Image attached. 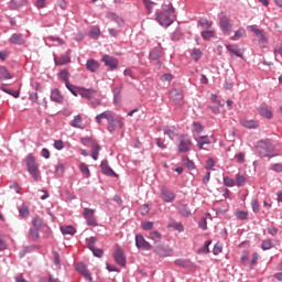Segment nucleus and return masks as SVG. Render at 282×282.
<instances>
[{
    "label": "nucleus",
    "instance_id": "49530a36",
    "mask_svg": "<svg viewBox=\"0 0 282 282\" xmlns=\"http://www.w3.org/2000/svg\"><path fill=\"white\" fill-rule=\"evenodd\" d=\"M32 224L35 228H43V226H45V224H43V220H41V218L39 217H34Z\"/></svg>",
    "mask_w": 282,
    "mask_h": 282
},
{
    "label": "nucleus",
    "instance_id": "6ab92c4d",
    "mask_svg": "<svg viewBox=\"0 0 282 282\" xmlns=\"http://www.w3.org/2000/svg\"><path fill=\"white\" fill-rule=\"evenodd\" d=\"M100 68V64L96 59H88L86 63V69L88 72L96 73Z\"/></svg>",
    "mask_w": 282,
    "mask_h": 282
},
{
    "label": "nucleus",
    "instance_id": "79ce46f5",
    "mask_svg": "<svg viewBox=\"0 0 282 282\" xmlns=\"http://www.w3.org/2000/svg\"><path fill=\"white\" fill-rule=\"evenodd\" d=\"M258 42L261 47H265V45H268V37L265 36V32L258 36Z\"/></svg>",
    "mask_w": 282,
    "mask_h": 282
},
{
    "label": "nucleus",
    "instance_id": "473e14b6",
    "mask_svg": "<svg viewBox=\"0 0 282 282\" xmlns=\"http://www.w3.org/2000/svg\"><path fill=\"white\" fill-rule=\"evenodd\" d=\"M202 37L205 41H210L212 39H215V31L214 30H207L202 32Z\"/></svg>",
    "mask_w": 282,
    "mask_h": 282
},
{
    "label": "nucleus",
    "instance_id": "7c9ffc66",
    "mask_svg": "<svg viewBox=\"0 0 282 282\" xmlns=\"http://www.w3.org/2000/svg\"><path fill=\"white\" fill-rule=\"evenodd\" d=\"M178 213L183 216V217H191L192 213H191V208L188 207V205H181L178 207Z\"/></svg>",
    "mask_w": 282,
    "mask_h": 282
},
{
    "label": "nucleus",
    "instance_id": "20e7f679",
    "mask_svg": "<svg viewBox=\"0 0 282 282\" xmlns=\"http://www.w3.org/2000/svg\"><path fill=\"white\" fill-rule=\"evenodd\" d=\"M272 151H274V145L270 141H262L258 145V153L261 158H269Z\"/></svg>",
    "mask_w": 282,
    "mask_h": 282
},
{
    "label": "nucleus",
    "instance_id": "a878e982",
    "mask_svg": "<svg viewBox=\"0 0 282 282\" xmlns=\"http://www.w3.org/2000/svg\"><path fill=\"white\" fill-rule=\"evenodd\" d=\"M243 36H246V29L239 28L235 32L234 36H231L230 39H231V41H239V39H243Z\"/></svg>",
    "mask_w": 282,
    "mask_h": 282
},
{
    "label": "nucleus",
    "instance_id": "603ef678",
    "mask_svg": "<svg viewBox=\"0 0 282 282\" xmlns=\"http://www.w3.org/2000/svg\"><path fill=\"white\" fill-rule=\"evenodd\" d=\"M20 215L21 217H30V209L28 206L24 205L20 208Z\"/></svg>",
    "mask_w": 282,
    "mask_h": 282
},
{
    "label": "nucleus",
    "instance_id": "de8ad7c7",
    "mask_svg": "<svg viewBox=\"0 0 282 282\" xmlns=\"http://www.w3.org/2000/svg\"><path fill=\"white\" fill-rule=\"evenodd\" d=\"M198 227L202 228V230H208V221L206 220V217L200 218Z\"/></svg>",
    "mask_w": 282,
    "mask_h": 282
},
{
    "label": "nucleus",
    "instance_id": "6e6d98bb",
    "mask_svg": "<svg viewBox=\"0 0 282 282\" xmlns=\"http://www.w3.org/2000/svg\"><path fill=\"white\" fill-rule=\"evenodd\" d=\"M54 147L55 149H57V151H63V149H65V143L63 142V140H56L54 142Z\"/></svg>",
    "mask_w": 282,
    "mask_h": 282
},
{
    "label": "nucleus",
    "instance_id": "3c124183",
    "mask_svg": "<svg viewBox=\"0 0 282 282\" xmlns=\"http://www.w3.org/2000/svg\"><path fill=\"white\" fill-rule=\"evenodd\" d=\"M90 250L95 257H98V259H100L102 254H105V251L102 249H98L96 247L91 248Z\"/></svg>",
    "mask_w": 282,
    "mask_h": 282
},
{
    "label": "nucleus",
    "instance_id": "39448f33",
    "mask_svg": "<svg viewBox=\"0 0 282 282\" xmlns=\"http://www.w3.org/2000/svg\"><path fill=\"white\" fill-rule=\"evenodd\" d=\"M191 147V138H188V135H181L178 139V153H188Z\"/></svg>",
    "mask_w": 282,
    "mask_h": 282
},
{
    "label": "nucleus",
    "instance_id": "393cba45",
    "mask_svg": "<svg viewBox=\"0 0 282 282\" xmlns=\"http://www.w3.org/2000/svg\"><path fill=\"white\" fill-rule=\"evenodd\" d=\"M100 149H101L100 144H98V143H93L91 144V158H93V160H95V161L98 160Z\"/></svg>",
    "mask_w": 282,
    "mask_h": 282
},
{
    "label": "nucleus",
    "instance_id": "2eb2a0df",
    "mask_svg": "<svg viewBox=\"0 0 282 282\" xmlns=\"http://www.w3.org/2000/svg\"><path fill=\"white\" fill-rule=\"evenodd\" d=\"M154 252L159 254V257H172L173 251L169 248H165L164 246H158L154 249Z\"/></svg>",
    "mask_w": 282,
    "mask_h": 282
},
{
    "label": "nucleus",
    "instance_id": "ea45409f",
    "mask_svg": "<svg viewBox=\"0 0 282 282\" xmlns=\"http://www.w3.org/2000/svg\"><path fill=\"white\" fill-rule=\"evenodd\" d=\"M79 171H82L85 177H89L91 175V173L89 172V166H87V164L85 163L79 164Z\"/></svg>",
    "mask_w": 282,
    "mask_h": 282
},
{
    "label": "nucleus",
    "instance_id": "4be33fe9",
    "mask_svg": "<svg viewBox=\"0 0 282 282\" xmlns=\"http://www.w3.org/2000/svg\"><path fill=\"white\" fill-rule=\"evenodd\" d=\"M176 131H177V128H175V126H165L163 128V133L165 135H169L170 140H174L173 135H175Z\"/></svg>",
    "mask_w": 282,
    "mask_h": 282
},
{
    "label": "nucleus",
    "instance_id": "680f3d73",
    "mask_svg": "<svg viewBox=\"0 0 282 282\" xmlns=\"http://www.w3.org/2000/svg\"><path fill=\"white\" fill-rule=\"evenodd\" d=\"M68 89V91H70V94H73V96H78V88L79 87H75L72 84H68V87H66Z\"/></svg>",
    "mask_w": 282,
    "mask_h": 282
},
{
    "label": "nucleus",
    "instance_id": "c85d7f7f",
    "mask_svg": "<svg viewBox=\"0 0 282 282\" xmlns=\"http://www.w3.org/2000/svg\"><path fill=\"white\" fill-rule=\"evenodd\" d=\"M241 124L246 129H257V127H259V123L254 120H243L241 121Z\"/></svg>",
    "mask_w": 282,
    "mask_h": 282
},
{
    "label": "nucleus",
    "instance_id": "c9c22d12",
    "mask_svg": "<svg viewBox=\"0 0 282 282\" xmlns=\"http://www.w3.org/2000/svg\"><path fill=\"white\" fill-rule=\"evenodd\" d=\"M63 235H76V228L73 226L61 227Z\"/></svg>",
    "mask_w": 282,
    "mask_h": 282
},
{
    "label": "nucleus",
    "instance_id": "7ed1b4c3",
    "mask_svg": "<svg viewBox=\"0 0 282 282\" xmlns=\"http://www.w3.org/2000/svg\"><path fill=\"white\" fill-rule=\"evenodd\" d=\"M26 169L30 175L39 182L41 180V171L39 170V163L36 162V158L32 154L26 156Z\"/></svg>",
    "mask_w": 282,
    "mask_h": 282
},
{
    "label": "nucleus",
    "instance_id": "bf43d9fd",
    "mask_svg": "<svg viewBox=\"0 0 282 282\" xmlns=\"http://www.w3.org/2000/svg\"><path fill=\"white\" fill-rule=\"evenodd\" d=\"M96 237H90L87 239V245H88V248L89 250H91V248H95L96 247Z\"/></svg>",
    "mask_w": 282,
    "mask_h": 282
},
{
    "label": "nucleus",
    "instance_id": "f704fd0d",
    "mask_svg": "<svg viewBox=\"0 0 282 282\" xmlns=\"http://www.w3.org/2000/svg\"><path fill=\"white\" fill-rule=\"evenodd\" d=\"M199 25L202 28H204L205 30H208V28H213V21L206 19V18H203L198 21Z\"/></svg>",
    "mask_w": 282,
    "mask_h": 282
},
{
    "label": "nucleus",
    "instance_id": "dca6fc26",
    "mask_svg": "<svg viewBox=\"0 0 282 282\" xmlns=\"http://www.w3.org/2000/svg\"><path fill=\"white\" fill-rule=\"evenodd\" d=\"M9 41L13 45H23V43H25V37L21 33H14V34L11 35Z\"/></svg>",
    "mask_w": 282,
    "mask_h": 282
},
{
    "label": "nucleus",
    "instance_id": "8fccbe9b",
    "mask_svg": "<svg viewBox=\"0 0 282 282\" xmlns=\"http://www.w3.org/2000/svg\"><path fill=\"white\" fill-rule=\"evenodd\" d=\"M90 36L93 39H98V36H100V29L98 26H94L91 30H90Z\"/></svg>",
    "mask_w": 282,
    "mask_h": 282
},
{
    "label": "nucleus",
    "instance_id": "338daca9",
    "mask_svg": "<svg viewBox=\"0 0 282 282\" xmlns=\"http://www.w3.org/2000/svg\"><path fill=\"white\" fill-rule=\"evenodd\" d=\"M236 216L238 217V219H248V213L246 212H237Z\"/></svg>",
    "mask_w": 282,
    "mask_h": 282
},
{
    "label": "nucleus",
    "instance_id": "412c9836",
    "mask_svg": "<svg viewBox=\"0 0 282 282\" xmlns=\"http://www.w3.org/2000/svg\"><path fill=\"white\" fill-rule=\"evenodd\" d=\"M164 56V51L162 50V46H158L150 53V58L152 61H158L159 58H162Z\"/></svg>",
    "mask_w": 282,
    "mask_h": 282
},
{
    "label": "nucleus",
    "instance_id": "a18cd8bd",
    "mask_svg": "<svg viewBox=\"0 0 282 282\" xmlns=\"http://www.w3.org/2000/svg\"><path fill=\"white\" fill-rule=\"evenodd\" d=\"M183 162H184L185 166L187 169H189V171H193V169H195V163H193V161L188 160V156H184Z\"/></svg>",
    "mask_w": 282,
    "mask_h": 282
},
{
    "label": "nucleus",
    "instance_id": "cd10ccee",
    "mask_svg": "<svg viewBox=\"0 0 282 282\" xmlns=\"http://www.w3.org/2000/svg\"><path fill=\"white\" fill-rule=\"evenodd\" d=\"M59 78L65 83L66 87H69V72L67 69L59 72Z\"/></svg>",
    "mask_w": 282,
    "mask_h": 282
},
{
    "label": "nucleus",
    "instance_id": "0e129e2a",
    "mask_svg": "<svg viewBox=\"0 0 282 282\" xmlns=\"http://www.w3.org/2000/svg\"><path fill=\"white\" fill-rule=\"evenodd\" d=\"M143 230H153V223L151 221H143L142 223Z\"/></svg>",
    "mask_w": 282,
    "mask_h": 282
},
{
    "label": "nucleus",
    "instance_id": "4c0bfd02",
    "mask_svg": "<svg viewBox=\"0 0 282 282\" xmlns=\"http://www.w3.org/2000/svg\"><path fill=\"white\" fill-rule=\"evenodd\" d=\"M210 243H213V241H212V240H207V241L205 242L204 247H202V248L198 250V253H202V252H203V254H209V253H210V249H209Z\"/></svg>",
    "mask_w": 282,
    "mask_h": 282
},
{
    "label": "nucleus",
    "instance_id": "9d476101",
    "mask_svg": "<svg viewBox=\"0 0 282 282\" xmlns=\"http://www.w3.org/2000/svg\"><path fill=\"white\" fill-rule=\"evenodd\" d=\"M161 198L166 204H171V202L175 200V193L166 189V187H162V189H161Z\"/></svg>",
    "mask_w": 282,
    "mask_h": 282
},
{
    "label": "nucleus",
    "instance_id": "0eeeda50",
    "mask_svg": "<svg viewBox=\"0 0 282 282\" xmlns=\"http://www.w3.org/2000/svg\"><path fill=\"white\" fill-rule=\"evenodd\" d=\"M135 246L137 248H141V250H152L153 246H151V243H149V241H147V239H144V236L142 235H137L135 236Z\"/></svg>",
    "mask_w": 282,
    "mask_h": 282
},
{
    "label": "nucleus",
    "instance_id": "13d9d810",
    "mask_svg": "<svg viewBox=\"0 0 282 282\" xmlns=\"http://www.w3.org/2000/svg\"><path fill=\"white\" fill-rule=\"evenodd\" d=\"M161 80L163 83H171V80H173V75H171L170 73L163 74L161 76Z\"/></svg>",
    "mask_w": 282,
    "mask_h": 282
},
{
    "label": "nucleus",
    "instance_id": "5fc2aeb1",
    "mask_svg": "<svg viewBox=\"0 0 282 282\" xmlns=\"http://www.w3.org/2000/svg\"><path fill=\"white\" fill-rule=\"evenodd\" d=\"M224 251V247L221 246V245H219V243H216L215 246H214V249H213V253L214 254H221V252Z\"/></svg>",
    "mask_w": 282,
    "mask_h": 282
},
{
    "label": "nucleus",
    "instance_id": "864d4df0",
    "mask_svg": "<svg viewBox=\"0 0 282 282\" xmlns=\"http://www.w3.org/2000/svg\"><path fill=\"white\" fill-rule=\"evenodd\" d=\"M192 57L194 58V61H198L199 58H202V50L195 48L192 53Z\"/></svg>",
    "mask_w": 282,
    "mask_h": 282
},
{
    "label": "nucleus",
    "instance_id": "f3484780",
    "mask_svg": "<svg viewBox=\"0 0 282 282\" xmlns=\"http://www.w3.org/2000/svg\"><path fill=\"white\" fill-rule=\"evenodd\" d=\"M227 52H229L230 56H237L238 58H243V55L241 54V50H239V46L237 45H226Z\"/></svg>",
    "mask_w": 282,
    "mask_h": 282
},
{
    "label": "nucleus",
    "instance_id": "bb28decb",
    "mask_svg": "<svg viewBox=\"0 0 282 282\" xmlns=\"http://www.w3.org/2000/svg\"><path fill=\"white\" fill-rule=\"evenodd\" d=\"M149 239H151L152 241H154V243H160V241H162V234H160L159 231L154 230L151 231L149 234Z\"/></svg>",
    "mask_w": 282,
    "mask_h": 282
},
{
    "label": "nucleus",
    "instance_id": "f03ea898",
    "mask_svg": "<svg viewBox=\"0 0 282 282\" xmlns=\"http://www.w3.org/2000/svg\"><path fill=\"white\" fill-rule=\"evenodd\" d=\"M162 10L163 11L156 13V21L163 28H169V25L173 24V21L175 19V10L173 9V6H171V3L163 4Z\"/></svg>",
    "mask_w": 282,
    "mask_h": 282
},
{
    "label": "nucleus",
    "instance_id": "09e8293b",
    "mask_svg": "<svg viewBox=\"0 0 282 282\" xmlns=\"http://www.w3.org/2000/svg\"><path fill=\"white\" fill-rule=\"evenodd\" d=\"M28 3V0H21V3L17 4L14 0L11 1V8L12 10H19L21 6H25Z\"/></svg>",
    "mask_w": 282,
    "mask_h": 282
},
{
    "label": "nucleus",
    "instance_id": "a19ab883",
    "mask_svg": "<svg viewBox=\"0 0 282 282\" xmlns=\"http://www.w3.org/2000/svg\"><path fill=\"white\" fill-rule=\"evenodd\" d=\"M274 245L272 243V240L267 239L262 241L261 248L262 250H271V248H273Z\"/></svg>",
    "mask_w": 282,
    "mask_h": 282
},
{
    "label": "nucleus",
    "instance_id": "052dcab7",
    "mask_svg": "<svg viewBox=\"0 0 282 282\" xmlns=\"http://www.w3.org/2000/svg\"><path fill=\"white\" fill-rule=\"evenodd\" d=\"M203 129L204 128L202 127V123H199V122L193 123V131H195L196 133H202Z\"/></svg>",
    "mask_w": 282,
    "mask_h": 282
},
{
    "label": "nucleus",
    "instance_id": "4468645a",
    "mask_svg": "<svg viewBox=\"0 0 282 282\" xmlns=\"http://www.w3.org/2000/svg\"><path fill=\"white\" fill-rule=\"evenodd\" d=\"M84 217L88 226H97L96 218H94V209L84 208Z\"/></svg>",
    "mask_w": 282,
    "mask_h": 282
},
{
    "label": "nucleus",
    "instance_id": "b1692460",
    "mask_svg": "<svg viewBox=\"0 0 282 282\" xmlns=\"http://www.w3.org/2000/svg\"><path fill=\"white\" fill-rule=\"evenodd\" d=\"M10 78H12V75L8 72V68L0 66V80H10Z\"/></svg>",
    "mask_w": 282,
    "mask_h": 282
},
{
    "label": "nucleus",
    "instance_id": "ddd939ff",
    "mask_svg": "<svg viewBox=\"0 0 282 282\" xmlns=\"http://www.w3.org/2000/svg\"><path fill=\"white\" fill-rule=\"evenodd\" d=\"M100 166L104 175H108V177H118V174H116V172L109 166V162L102 161Z\"/></svg>",
    "mask_w": 282,
    "mask_h": 282
},
{
    "label": "nucleus",
    "instance_id": "72a5a7b5",
    "mask_svg": "<svg viewBox=\"0 0 282 282\" xmlns=\"http://www.w3.org/2000/svg\"><path fill=\"white\" fill-rule=\"evenodd\" d=\"M167 228H173V230H177V232H184V225H182V223H171L167 225Z\"/></svg>",
    "mask_w": 282,
    "mask_h": 282
},
{
    "label": "nucleus",
    "instance_id": "f8f14e48",
    "mask_svg": "<svg viewBox=\"0 0 282 282\" xmlns=\"http://www.w3.org/2000/svg\"><path fill=\"white\" fill-rule=\"evenodd\" d=\"M115 261H117L118 265L124 268L127 265V258H124V251L122 249H117L115 252Z\"/></svg>",
    "mask_w": 282,
    "mask_h": 282
},
{
    "label": "nucleus",
    "instance_id": "6e6552de",
    "mask_svg": "<svg viewBox=\"0 0 282 282\" xmlns=\"http://www.w3.org/2000/svg\"><path fill=\"white\" fill-rule=\"evenodd\" d=\"M76 270L77 272H79V274H82V276L85 278L86 281L91 282V273L89 272V270H87V267L85 265V263L83 262L77 263Z\"/></svg>",
    "mask_w": 282,
    "mask_h": 282
},
{
    "label": "nucleus",
    "instance_id": "423d86ee",
    "mask_svg": "<svg viewBox=\"0 0 282 282\" xmlns=\"http://www.w3.org/2000/svg\"><path fill=\"white\" fill-rule=\"evenodd\" d=\"M219 19V25L223 32L227 35H230V33L232 32V24L230 23V18L226 17L225 14H220Z\"/></svg>",
    "mask_w": 282,
    "mask_h": 282
},
{
    "label": "nucleus",
    "instance_id": "4d7b16f0",
    "mask_svg": "<svg viewBox=\"0 0 282 282\" xmlns=\"http://www.w3.org/2000/svg\"><path fill=\"white\" fill-rule=\"evenodd\" d=\"M271 171H274L275 173H282V164L281 163H275L270 166Z\"/></svg>",
    "mask_w": 282,
    "mask_h": 282
},
{
    "label": "nucleus",
    "instance_id": "2f4dec72",
    "mask_svg": "<svg viewBox=\"0 0 282 282\" xmlns=\"http://www.w3.org/2000/svg\"><path fill=\"white\" fill-rule=\"evenodd\" d=\"M247 30L249 32H253V34L259 39V36H262L263 33H265L264 30L258 29L256 25H249L247 26Z\"/></svg>",
    "mask_w": 282,
    "mask_h": 282
},
{
    "label": "nucleus",
    "instance_id": "1a4fd4ad",
    "mask_svg": "<svg viewBox=\"0 0 282 282\" xmlns=\"http://www.w3.org/2000/svg\"><path fill=\"white\" fill-rule=\"evenodd\" d=\"M101 61L107 67H110V69H118V59H116V57L104 55Z\"/></svg>",
    "mask_w": 282,
    "mask_h": 282
},
{
    "label": "nucleus",
    "instance_id": "a211bd4d",
    "mask_svg": "<svg viewBox=\"0 0 282 282\" xmlns=\"http://www.w3.org/2000/svg\"><path fill=\"white\" fill-rule=\"evenodd\" d=\"M170 98L174 100V102H180V100H183L184 94L181 89L174 88L170 91Z\"/></svg>",
    "mask_w": 282,
    "mask_h": 282
},
{
    "label": "nucleus",
    "instance_id": "5701e85b",
    "mask_svg": "<svg viewBox=\"0 0 282 282\" xmlns=\"http://www.w3.org/2000/svg\"><path fill=\"white\" fill-rule=\"evenodd\" d=\"M70 127H74V129H83V117L80 115L75 116L70 121Z\"/></svg>",
    "mask_w": 282,
    "mask_h": 282
},
{
    "label": "nucleus",
    "instance_id": "f257e3e1",
    "mask_svg": "<svg viewBox=\"0 0 282 282\" xmlns=\"http://www.w3.org/2000/svg\"><path fill=\"white\" fill-rule=\"evenodd\" d=\"M97 124H102V120H107L108 122V131L110 133H113V131L118 129H122L124 127V122H122V119L116 118V115L111 112L110 110H106L95 118Z\"/></svg>",
    "mask_w": 282,
    "mask_h": 282
},
{
    "label": "nucleus",
    "instance_id": "69168bd1",
    "mask_svg": "<svg viewBox=\"0 0 282 282\" xmlns=\"http://www.w3.org/2000/svg\"><path fill=\"white\" fill-rule=\"evenodd\" d=\"M155 144L159 147V149H166V144L164 143V140L161 138L155 139Z\"/></svg>",
    "mask_w": 282,
    "mask_h": 282
},
{
    "label": "nucleus",
    "instance_id": "37998d69",
    "mask_svg": "<svg viewBox=\"0 0 282 282\" xmlns=\"http://www.w3.org/2000/svg\"><path fill=\"white\" fill-rule=\"evenodd\" d=\"M236 182H237V186H243V184H246V182H248V178H246V176H243V175L237 174Z\"/></svg>",
    "mask_w": 282,
    "mask_h": 282
},
{
    "label": "nucleus",
    "instance_id": "e2e57ef3",
    "mask_svg": "<svg viewBox=\"0 0 282 282\" xmlns=\"http://www.w3.org/2000/svg\"><path fill=\"white\" fill-rule=\"evenodd\" d=\"M224 184H225V186H229V187L235 186V180L226 176V177H224Z\"/></svg>",
    "mask_w": 282,
    "mask_h": 282
},
{
    "label": "nucleus",
    "instance_id": "aec40b11",
    "mask_svg": "<svg viewBox=\"0 0 282 282\" xmlns=\"http://www.w3.org/2000/svg\"><path fill=\"white\" fill-rule=\"evenodd\" d=\"M51 100H53V102H57L58 105H63V95L61 94V90L58 89H54L51 93Z\"/></svg>",
    "mask_w": 282,
    "mask_h": 282
},
{
    "label": "nucleus",
    "instance_id": "774afa93",
    "mask_svg": "<svg viewBox=\"0 0 282 282\" xmlns=\"http://www.w3.org/2000/svg\"><path fill=\"white\" fill-rule=\"evenodd\" d=\"M274 54H280V56H282V44L275 46Z\"/></svg>",
    "mask_w": 282,
    "mask_h": 282
},
{
    "label": "nucleus",
    "instance_id": "9b49d317",
    "mask_svg": "<svg viewBox=\"0 0 282 282\" xmlns=\"http://www.w3.org/2000/svg\"><path fill=\"white\" fill-rule=\"evenodd\" d=\"M78 95L82 96V98H86L87 100H91L94 96H96L97 91L94 88H77Z\"/></svg>",
    "mask_w": 282,
    "mask_h": 282
},
{
    "label": "nucleus",
    "instance_id": "c756f323",
    "mask_svg": "<svg viewBox=\"0 0 282 282\" xmlns=\"http://www.w3.org/2000/svg\"><path fill=\"white\" fill-rule=\"evenodd\" d=\"M67 63H72V58L68 55L55 58V64L57 65H67Z\"/></svg>",
    "mask_w": 282,
    "mask_h": 282
},
{
    "label": "nucleus",
    "instance_id": "58836bf2",
    "mask_svg": "<svg viewBox=\"0 0 282 282\" xmlns=\"http://www.w3.org/2000/svg\"><path fill=\"white\" fill-rule=\"evenodd\" d=\"M259 113L260 116H263V118H268L270 120V118H272V111L269 110L268 108H260L259 109Z\"/></svg>",
    "mask_w": 282,
    "mask_h": 282
},
{
    "label": "nucleus",
    "instance_id": "e433bc0d",
    "mask_svg": "<svg viewBox=\"0 0 282 282\" xmlns=\"http://www.w3.org/2000/svg\"><path fill=\"white\" fill-rule=\"evenodd\" d=\"M204 144H210V139H208V137H199L197 140L198 149H204Z\"/></svg>",
    "mask_w": 282,
    "mask_h": 282
},
{
    "label": "nucleus",
    "instance_id": "c03bdc74",
    "mask_svg": "<svg viewBox=\"0 0 282 282\" xmlns=\"http://www.w3.org/2000/svg\"><path fill=\"white\" fill-rule=\"evenodd\" d=\"M109 18L113 19V21H116V23H118V25H124V20H122V18L116 15V13H109Z\"/></svg>",
    "mask_w": 282,
    "mask_h": 282
}]
</instances>
